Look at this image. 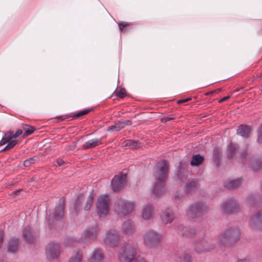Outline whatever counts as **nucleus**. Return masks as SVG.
<instances>
[{
	"instance_id": "1",
	"label": "nucleus",
	"mask_w": 262,
	"mask_h": 262,
	"mask_svg": "<svg viewBox=\"0 0 262 262\" xmlns=\"http://www.w3.org/2000/svg\"><path fill=\"white\" fill-rule=\"evenodd\" d=\"M168 171V163L166 160H162L155 166L154 170V176L156 183L151 187V195L156 198L164 191L163 183L167 179Z\"/></svg>"
},
{
	"instance_id": "2",
	"label": "nucleus",
	"mask_w": 262,
	"mask_h": 262,
	"mask_svg": "<svg viewBox=\"0 0 262 262\" xmlns=\"http://www.w3.org/2000/svg\"><path fill=\"white\" fill-rule=\"evenodd\" d=\"M240 236V232L237 228H230L220 236L219 245L220 246H229L236 242Z\"/></svg>"
},
{
	"instance_id": "3",
	"label": "nucleus",
	"mask_w": 262,
	"mask_h": 262,
	"mask_svg": "<svg viewBox=\"0 0 262 262\" xmlns=\"http://www.w3.org/2000/svg\"><path fill=\"white\" fill-rule=\"evenodd\" d=\"M144 245L148 248H155L160 244L162 239V234L154 229L146 231L143 234Z\"/></svg>"
},
{
	"instance_id": "4",
	"label": "nucleus",
	"mask_w": 262,
	"mask_h": 262,
	"mask_svg": "<svg viewBox=\"0 0 262 262\" xmlns=\"http://www.w3.org/2000/svg\"><path fill=\"white\" fill-rule=\"evenodd\" d=\"M136 254V249L131 244L125 243L122 246L118 253V257L120 262H130Z\"/></svg>"
},
{
	"instance_id": "5",
	"label": "nucleus",
	"mask_w": 262,
	"mask_h": 262,
	"mask_svg": "<svg viewBox=\"0 0 262 262\" xmlns=\"http://www.w3.org/2000/svg\"><path fill=\"white\" fill-rule=\"evenodd\" d=\"M134 206L133 202L119 199L115 203L114 211L119 215H127L132 212Z\"/></svg>"
},
{
	"instance_id": "6",
	"label": "nucleus",
	"mask_w": 262,
	"mask_h": 262,
	"mask_svg": "<svg viewBox=\"0 0 262 262\" xmlns=\"http://www.w3.org/2000/svg\"><path fill=\"white\" fill-rule=\"evenodd\" d=\"M208 206L203 202H198L190 205L186 210V214L189 218L195 219L206 213Z\"/></svg>"
},
{
	"instance_id": "7",
	"label": "nucleus",
	"mask_w": 262,
	"mask_h": 262,
	"mask_svg": "<svg viewBox=\"0 0 262 262\" xmlns=\"http://www.w3.org/2000/svg\"><path fill=\"white\" fill-rule=\"evenodd\" d=\"M98 235V227L97 225L88 228L84 230L80 238L76 242L87 244L97 239Z\"/></svg>"
},
{
	"instance_id": "8",
	"label": "nucleus",
	"mask_w": 262,
	"mask_h": 262,
	"mask_svg": "<svg viewBox=\"0 0 262 262\" xmlns=\"http://www.w3.org/2000/svg\"><path fill=\"white\" fill-rule=\"evenodd\" d=\"M110 208V199L107 195H100L96 204V210L100 217L105 216L108 212Z\"/></svg>"
},
{
	"instance_id": "9",
	"label": "nucleus",
	"mask_w": 262,
	"mask_h": 262,
	"mask_svg": "<svg viewBox=\"0 0 262 262\" xmlns=\"http://www.w3.org/2000/svg\"><path fill=\"white\" fill-rule=\"evenodd\" d=\"M222 210L226 213L233 214L239 210V205L236 200L233 198H230L223 201L221 205Z\"/></svg>"
},
{
	"instance_id": "10",
	"label": "nucleus",
	"mask_w": 262,
	"mask_h": 262,
	"mask_svg": "<svg viewBox=\"0 0 262 262\" xmlns=\"http://www.w3.org/2000/svg\"><path fill=\"white\" fill-rule=\"evenodd\" d=\"M104 243L111 247L117 246L120 241V236L115 230H110L103 236Z\"/></svg>"
},
{
	"instance_id": "11",
	"label": "nucleus",
	"mask_w": 262,
	"mask_h": 262,
	"mask_svg": "<svg viewBox=\"0 0 262 262\" xmlns=\"http://www.w3.org/2000/svg\"><path fill=\"white\" fill-rule=\"evenodd\" d=\"M126 174L120 173L115 176L111 182V186L114 191H118L121 189L126 184Z\"/></svg>"
},
{
	"instance_id": "12",
	"label": "nucleus",
	"mask_w": 262,
	"mask_h": 262,
	"mask_svg": "<svg viewBox=\"0 0 262 262\" xmlns=\"http://www.w3.org/2000/svg\"><path fill=\"white\" fill-rule=\"evenodd\" d=\"M249 226L253 231H258L262 229V210L257 212L251 217Z\"/></svg>"
},
{
	"instance_id": "13",
	"label": "nucleus",
	"mask_w": 262,
	"mask_h": 262,
	"mask_svg": "<svg viewBox=\"0 0 262 262\" xmlns=\"http://www.w3.org/2000/svg\"><path fill=\"white\" fill-rule=\"evenodd\" d=\"M60 247L58 243H50L46 247V255L50 259L57 258L60 254Z\"/></svg>"
},
{
	"instance_id": "14",
	"label": "nucleus",
	"mask_w": 262,
	"mask_h": 262,
	"mask_svg": "<svg viewBox=\"0 0 262 262\" xmlns=\"http://www.w3.org/2000/svg\"><path fill=\"white\" fill-rule=\"evenodd\" d=\"M214 245L210 244L206 240L203 239L194 243V249L196 252L202 253L208 252L214 248Z\"/></svg>"
},
{
	"instance_id": "15",
	"label": "nucleus",
	"mask_w": 262,
	"mask_h": 262,
	"mask_svg": "<svg viewBox=\"0 0 262 262\" xmlns=\"http://www.w3.org/2000/svg\"><path fill=\"white\" fill-rule=\"evenodd\" d=\"M105 254L102 249L99 247L95 248L88 258V262H103Z\"/></svg>"
},
{
	"instance_id": "16",
	"label": "nucleus",
	"mask_w": 262,
	"mask_h": 262,
	"mask_svg": "<svg viewBox=\"0 0 262 262\" xmlns=\"http://www.w3.org/2000/svg\"><path fill=\"white\" fill-rule=\"evenodd\" d=\"M241 158L244 164H247V162L246 159V156L244 154H242ZM248 165L250 167L252 168L253 170L257 171L260 169L262 166V159L258 158L257 156H253L249 160Z\"/></svg>"
},
{
	"instance_id": "17",
	"label": "nucleus",
	"mask_w": 262,
	"mask_h": 262,
	"mask_svg": "<svg viewBox=\"0 0 262 262\" xmlns=\"http://www.w3.org/2000/svg\"><path fill=\"white\" fill-rule=\"evenodd\" d=\"M64 200L62 199L54 209L50 212V217L52 219L59 220L64 215Z\"/></svg>"
},
{
	"instance_id": "18",
	"label": "nucleus",
	"mask_w": 262,
	"mask_h": 262,
	"mask_svg": "<svg viewBox=\"0 0 262 262\" xmlns=\"http://www.w3.org/2000/svg\"><path fill=\"white\" fill-rule=\"evenodd\" d=\"M174 219V213L170 208H167L161 214V219L163 224H168L172 222Z\"/></svg>"
},
{
	"instance_id": "19",
	"label": "nucleus",
	"mask_w": 262,
	"mask_h": 262,
	"mask_svg": "<svg viewBox=\"0 0 262 262\" xmlns=\"http://www.w3.org/2000/svg\"><path fill=\"white\" fill-rule=\"evenodd\" d=\"M154 207L151 204H145L142 209L141 216L146 221H149L152 219Z\"/></svg>"
},
{
	"instance_id": "20",
	"label": "nucleus",
	"mask_w": 262,
	"mask_h": 262,
	"mask_svg": "<svg viewBox=\"0 0 262 262\" xmlns=\"http://www.w3.org/2000/svg\"><path fill=\"white\" fill-rule=\"evenodd\" d=\"M122 232L125 234H132L135 232V224L130 220L123 223L121 226Z\"/></svg>"
},
{
	"instance_id": "21",
	"label": "nucleus",
	"mask_w": 262,
	"mask_h": 262,
	"mask_svg": "<svg viewBox=\"0 0 262 262\" xmlns=\"http://www.w3.org/2000/svg\"><path fill=\"white\" fill-rule=\"evenodd\" d=\"M23 235L24 240L28 243H32L35 238V233L30 227L25 228Z\"/></svg>"
},
{
	"instance_id": "22",
	"label": "nucleus",
	"mask_w": 262,
	"mask_h": 262,
	"mask_svg": "<svg viewBox=\"0 0 262 262\" xmlns=\"http://www.w3.org/2000/svg\"><path fill=\"white\" fill-rule=\"evenodd\" d=\"M251 132L250 126L246 125H241L237 129V134L243 137V138H247L250 136Z\"/></svg>"
},
{
	"instance_id": "23",
	"label": "nucleus",
	"mask_w": 262,
	"mask_h": 262,
	"mask_svg": "<svg viewBox=\"0 0 262 262\" xmlns=\"http://www.w3.org/2000/svg\"><path fill=\"white\" fill-rule=\"evenodd\" d=\"M19 245V240L18 238H13L10 239L8 246V251L12 254L16 253Z\"/></svg>"
},
{
	"instance_id": "24",
	"label": "nucleus",
	"mask_w": 262,
	"mask_h": 262,
	"mask_svg": "<svg viewBox=\"0 0 262 262\" xmlns=\"http://www.w3.org/2000/svg\"><path fill=\"white\" fill-rule=\"evenodd\" d=\"M83 252L78 250L73 252L69 259V262H82L83 260Z\"/></svg>"
},
{
	"instance_id": "25",
	"label": "nucleus",
	"mask_w": 262,
	"mask_h": 262,
	"mask_svg": "<svg viewBox=\"0 0 262 262\" xmlns=\"http://www.w3.org/2000/svg\"><path fill=\"white\" fill-rule=\"evenodd\" d=\"M241 183L239 179L229 180L224 183V186L229 189L237 188Z\"/></svg>"
},
{
	"instance_id": "26",
	"label": "nucleus",
	"mask_w": 262,
	"mask_h": 262,
	"mask_svg": "<svg viewBox=\"0 0 262 262\" xmlns=\"http://www.w3.org/2000/svg\"><path fill=\"white\" fill-rule=\"evenodd\" d=\"M170 260L171 262H190V256L187 254H184L182 257L174 254L171 257Z\"/></svg>"
},
{
	"instance_id": "27",
	"label": "nucleus",
	"mask_w": 262,
	"mask_h": 262,
	"mask_svg": "<svg viewBox=\"0 0 262 262\" xmlns=\"http://www.w3.org/2000/svg\"><path fill=\"white\" fill-rule=\"evenodd\" d=\"M238 148V146L235 143L230 144L227 149V156L230 159L234 157Z\"/></svg>"
},
{
	"instance_id": "28",
	"label": "nucleus",
	"mask_w": 262,
	"mask_h": 262,
	"mask_svg": "<svg viewBox=\"0 0 262 262\" xmlns=\"http://www.w3.org/2000/svg\"><path fill=\"white\" fill-rule=\"evenodd\" d=\"M123 146L129 147L132 149H137L140 147L141 144L133 140H127L123 142Z\"/></svg>"
},
{
	"instance_id": "29",
	"label": "nucleus",
	"mask_w": 262,
	"mask_h": 262,
	"mask_svg": "<svg viewBox=\"0 0 262 262\" xmlns=\"http://www.w3.org/2000/svg\"><path fill=\"white\" fill-rule=\"evenodd\" d=\"M100 143V140L98 139H93L88 141L83 145L84 149L93 148L97 146Z\"/></svg>"
},
{
	"instance_id": "30",
	"label": "nucleus",
	"mask_w": 262,
	"mask_h": 262,
	"mask_svg": "<svg viewBox=\"0 0 262 262\" xmlns=\"http://www.w3.org/2000/svg\"><path fill=\"white\" fill-rule=\"evenodd\" d=\"M13 138V133L12 132H6L4 134V137L0 141V146L5 144L6 143L9 142Z\"/></svg>"
},
{
	"instance_id": "31",
	"label": "nucleus",
	"mask_w": 262,
	"mask_h": 262,
	"mask_svg": "<svg viewBox=\"0 0 262 262\" xmlns=\"http://www.w3.org/2000/svg\"><path fill=\"white\" fill-rule=\"evenodd\" d=\"M203 160V156H201L200 154L194 155L190 161V164L192 166L199 165L202 163Z\"/></svg>"
},
{
	"instance_id": "32",
	"label": "nucleus",
	"mask_w": 262,
	"mask_h": 262,
	"mask_svg": "<svg viewBox=\"0 0 262 262\" xmlns=\"http://www.w3.org/2000/svg\"><path fill=\"white\" fill-rule=\"evenodd\" d=\"M196 233L195 229L190 227H185L183 235L186 237H192Z\"/></svg>"
},
{
	"instance_id": "33",
	"label": "nucleus",
	"mask_w": 262,
	"mask_h": 262,
	"mask_svg": "<svg viewBox=\"0 0 262 262\" xmlns=\"http://www.w3.org/2000/svg\"><path fill=\"white\" fill-rule=\"evenodd\" d=\"M94 199V196L93 192H91L90 193V194L88 198L86 205L84 206L85 210H89L91 209V208L93 204Z\"/></svg>"
},
{
	"instance_id": "34",
	"label": "nucleus",
	"mask_w": 262,
	"mask_h": 262,
	"mask_svg": "<svg viewBox=\"0 0 262 262\" xmlns=\"http://www.w3.org/2000/svg\"><path fill=\"white\" fill-rule=\"evenodd\" d=\"M23 129L25 130L23 135L24 137L29 136V135L33 133L34 131V128L33 127L28 125H25L23 126Z\"/></svg>"
},
{
	"instance_id": "35",
	"label": "nucleus",
	"mask_w": 262,
	"mask_h": 262,
	"mask_svg": "<svg viewBox=\"0 0 262 262\" xmlns=\"http://www.w3.org/2000/svg\"><path fill=\"white\" fill-rule=\"evenodd\" d=\"M196 184L195 182L192 181L189 183L186 186V191L188 193H191L193 192L196 188Z\"/></svg>"
},
{
	"instance_id": "36",
	"label": "nucleus",
	"mask_w": 262,
	"mask_h": 262,
	"mask_svg": "<svg viewBox=\"0 0 262 262\" xmlns=\"http://www.w3.org/2000/svg\"><path fill=\"white\" fill-rule=\"evenodd\" d=\"M247 203L253 206L256 204V198L253 195H250L247 198Z\"/></svg>"
},
{
	"instance_id": "37",
	"label": "nucleus",
	"mask_w": 262,
	"mask_h": 262,
	"mask_svg": "<svg viewBox=\"0 0 262 262\" xmlns=\"http://www.w3.org/2000/svg\"><path fill=\"white\" fill-rule=\"evenodd\" d=\"M82 196H79L76 201L74 206V208L76 211H78L80 209L82 205Z\"/></svg>"
},
{
	"instance_id": "38",
	"label": "nucleus",
	"mask_w": 262,
	"mask_h": 262,
	"mask_svg": "<svg viewBox=\"0 0 262 262\" xmlns=\"http://www.w3.org/2000/svg\"><path fill=\"white\" fill-rule=\"evenodd\" d=\"M35 160L34 159V158H30L27 160H26L24 162V165L25 166V167H29L30 166L31 164L34 163L35 162Z\"/></svg>"
},
{
	"instance_id": "39",
	"label": "nucleus",
	"mask_w": 262,
	"mask_h": 262,
	"mask_svg": "<svg viewBox=\"0 0 262 262\" xmlns=\"http://www.w3.org/2000/svg\"><path fill=\"white\" fill-rule=\"evenodd\" d=\"M91 111V109H86L84 110L81 111L77 113H76L74 116V117L77 118L79 117H80L82 115H84L87 114L88 113H89Z\"/></svg>"
},
{
	"instance_id": "40",
	"label": "nucleus",
	"mask_w": 262,
	"mask_h": 262,
	"mask_svg": "<svg viewBox=\"0 0 262 262\" xmlns=\"http://www.w3.org/2000/svg\"><path fill=\"white\" fill-rule=\"evenodd\" d=\"M130 262H148L142 257H137L134 258Z\"/></svg>"
},
{
	"instance_id": "41",
	"label": "nucleus",
	"mask_w": 262,
	"mask_h": 262,
	"mask_svg": "<svg viewBox=\"0 0 262 262\" xmlns=\"http://www.w3.org/2000/svg\"><path fill=\"white\" fill-rule=\"evenodd\" d=\"M117 95L121 98H123L126 95V91L124 89H120L117 93Z\"/></svg>"
},
{
	"instance_id": "42",
	"label": "nucleus",
	"mask_w": 262,
	"mask_h": 262,
	"mask_svg": "<svg viewBox=\"0 0 262 262\" xmlns=\"http://www.w3.org/2000/svg\"><path fill=\"white\" fill-rule=\"evenodd\" d=\"M115 124L116 125L117 131H119L120 130L123 128V125H122L123 123L122 121L116 122Z\"/></svg>"
},
{
	"instance_id": "43",
	"label": "nucleus",
	"mask_w": 262,
	"mask_h": 262,
	"mask_svg": "<svg viewBox=\"0 0 262 262\" xmlns=\"http://www.w3.org/2000/svg\"><path fill=\"white\" fill-rule=\"evenodd\" d=\"M16 144H17V142L15 140L9 141V142H8V143L7 144L8 146V147H9V149H10L12 148L13 147H14Z\"/></svg>"
},
{
	"instance_id": "44",
	"label": "nucleus",
	"mask_w": 262,
	"mask_h": 262,
	"mask_svg": "<svg viewBox=\"0 0 262 262\" xmlns=\"http://www.w3.org/2000/svg\"><path fill=\"white\" fill-rule=\"evenodd\" d=\"M23 133L21 129H18L14 134H13V139H16L20 136Z\"/></svg>"
},
{
	"instance_id": "45",
	"label": "nucleus",
	"mask_w": 262,
	"mask_h": 262,
	"mask_svg": "<svg viewBox=\"0 0 262 262\" xmlns=\"http://www.w3.org/2000/svg\"><path fill=\"white\" fill-rule=\"evenodd\" d=\"M107 130L108 132H117V128H116V125L114 124L113 125H112L110 127H108L107 129Z\"/></svg>"
},
{
	"instance_id": "46",
	"label": "nucleus",
	"mask_w": 262,
	"mask_h": 262,
	"mask_svg": "<svg viewBox=\"0 0 262 262\" xmlns=\"http://www.w3.org/2000/svg\"><path fill=\"white\" fill-rule=\"evenodd\" d=\"M76 241L74 239H72L71 241H69L68 244H67V246L70 247L71 246H76Z\"/></svg>"
},
{
	"instance_id": "47",
	"label": "nucleus",
	"mask_w": 262,
	"mask_h": 262,
	"mask_svg": "<svg viewBox=\"0 0 262 262\" xmlns=\"http://www.w3.org/2000/svg\"><path fill=\"white\" fill-rule=\"evenodd\" d=\"M122 122L123 123L122 125H123V128L125 126H128V125H130L132 124V121L130 120H126L124 121H122Z\"/></svg>"
},
{
	"instance_id": "48",
	"label": "nucleus",
	"mask_w": 262,
	"mask_h": 262,
	"mask_svg": "<svg viewBox=\"0 0 262 262\" xmlns=\"http://www.w3.org/2000/svg\"><path fill=\"white\" fill-rule=\"evenodd\" d=\"M191 99V98H188L184 99H181V100H178L177 103L178 104H180V103H183V102H187V101L190 100Z\"/></svg>"
},
{
	"instance_id": "49",
	"label": "nucleus",
	"mask_w": 262,
	"mask_h": 262,
	"mask_svg": "<svg viewBox=\"0 0 262 262\" xmlns=\"http://www.w3.org/2000/svg\"><path fill=\"white\" fill-rule=\"evenodd\" d=\"M127 24L126 23H123L119 24V27L120 30L122 31L124 27H126L127 26Z\"/></svg>"
},
{
	"instance_id": "50",
	"label": "nucleus",
	"mask_w": 262,
	"mask_h": 262,
	"mask_svg": "<svg viewBox=\"0 0 262 262\" xmlns=\"http://www.w3.org/2000/svg\"><path fill=\"white\" fill-rule=\"evenodd\" d=\"M172 119L170 117H164L162 118L161 121L163 122H166L167 121H169Z\"/></svg>"
},
{
	"instance_id": "51",
	"label": "nucleus",
	"mask_w": 262,
	"mask_h": 262,
	"mask_svg": "<svg viewBox=\"0 0 262 262\" xmlns=\"http://www.w3.org/2000/svg\"><path fill=\"white\" fill-rule=\"evenodd\" d=\"M56 161L58 166H61L64 163V161L61 159H58Z\"/></svg>"
},
{
	"instance_id": "52",
	"label": "nucleus",
	"mask_w": 262,
	"mask_h": 262,
	"mask_svg": "<svg viewBox=\"0 0 262 262\" xmlns=\"http://www.w3.org/2000/svg\"><path fill=\"white\" fill-rule=\"evenodd\" d=\"M257 134L262 135V124L257 129Z\"/></svg>"
},
{
	"instance_id": "53",
	"label": "nucleus",
	"mask_w": 262,
	"mask_h": 262,
	"mask_svg": "<svg viewBox=\"0 0 262 262\" xmlns=\"http://www.w3.org/2000/svg\"><path fill=\"white\" fill-rule=\"evenodd\" d=\"M257 141L259 143H262V134L261 135H258Z\"/></svg>"
},
{
	"instance_id": "54",
	"label": "nucleus",
	"mask_w": 262,
	"mask_h": 262,
	"mask_svg": "<svg viewBox=\"0 0 262 262\" xmlns=\"http://www.w3.org/2000/svg\"><path fill=\"white\" fill-rule=\"evenodd\" d=\"M237 262H251L249 259H239Z\"/></svg>"
},
{
	"instance_id": "55",
	"label": "nucleus",
	"mask_w": 262,
	"mask_h": 262,
	"mask_svg": "<svg viewBox=\"0 0 262 262\" xmlns=\"http://www.w3.org/2000/svg\"><path fill=\"white\" fill-rule=\"evenodd\" d=\"M230 97V96H226V97H224L223 99H222L220 102H223L226 100H227Z\"/></svg>"
},
{
	"instance_id": "56",
	"label": "nucleus",
	"mask_w": 262,
	"mask_h": 262,
	"mask_svg": "<svg viewBox=\"0 0 262 262\" xmlns=\"http://www.w3.org/2000/svg\"><path fill=\"white\" fill-rule=\"evenodd\" d=\"M8 145H7L2 150V151H5V150H10L9 148L8 147Z\"/></svg>"
},
{
	"instance_id": "57",
	"label": "nucleus",
	"mask_w": 262,
	"mask_h": 262,
	"mask_svg": "<svg viewBox=\"0 0 262 262\" xmlns=\"http://www.w3.org/2000/svg\"><path fill=\"white\" fill-rule=\"evenodd\" d=\"M19 192V190H16L14 192V195H15L17 192Z\"/></svg>"
},
{
	"instance_id": "58",
	"label": "nucleus",
	"mask_w": 262,
	"mask_h": 262,
	"mask_svg": "<svg viewBox=\"0 0 262 262\" xmlns=\"http://www.w3.org/2000/svg\"><path fill=\"white\" fill-rule=\"evenodd\" d=\"M0 262H1V261H0Z\"/></svg>"
}]
</instances>
